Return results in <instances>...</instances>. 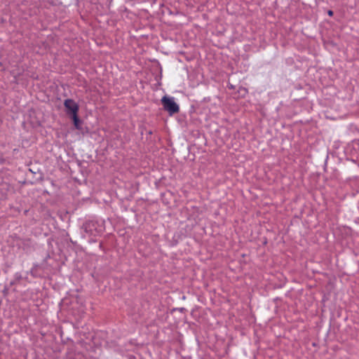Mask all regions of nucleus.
<instances>
[{"label": "nucleus", "mask_w": 359, "mask_h": 359, "mask_svg": "<svg viewBox=\"0 0 359 359\" xmlns=\"http://www.w3.org/2000/svg\"><path fill=\"white\" fill-rule=\"evenodd\" d=\"M163 108L170 115L178 113L180 111L179 105L175 102L173 97L163 96L161 99Z\"/></svg>", "instance_id": "obj_1"}, {"label": "nucleus", "mask_w": 359, "mask_h": 359, "mask_svg": "<svg viewBox=\"0 0 359 359\" xmlns=\"http://www.w3.org/2000/svg\"><path fill=\"white\" fill-rule=\"evenodd\" d=\"M89 225H90V224H86L85 225L86 229H88V226H89Z\"/></svg>", "instance_id": "obj_5"}, {"label": "nucleus", "mask_w": 359, "mask_h": 359, "mask_svg": "<svg viewBox=\"0 0 359 359\" xmlns=\"http://www.w3.org/2000/svg\"><path fill=\"white\" fill-rule=\"evenodd\" d=\"M71 117L73 120L75 128L78 130H80L81 128V121L79 118L78 114L71 116Z\"/></svg>", "instance_id": "obj_3"}, {"label": "nucleus", "mask_w": 359, "mask_h": 359, "mask_svg": "<svg viewBox=\"0 0 359 359\" xmlns=\"http://www.w3.org/2000/svg\"><path fill=\"white\" fill-rule=\"evenodd\" d=\"M64 106L67 114L69 116H73L79 112V104L72 99H66L64 102Z\"/></svg>", "instance_id": "obj_2"}, {"label": "nucleus", "mask_w": 359, "mask_h": 359, "mask_svg": "<svg viewBox=\"0 0 359 359\" xmlns=\"http://www.w3.org/2000/svg\"><path fill=\"white\" fill-rule=\"evenodd\" d=\"M327 14H328V15H329V16H332V15H333V14H334V13H333V11H332L329 10V11H327Z\"/></svg>", "instance_id": "obj_4"}]
</instances>
